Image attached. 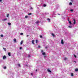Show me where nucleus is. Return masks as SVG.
Masks as SVG:
<instances>
[{"label": "nucleus", "mask_w": 78, "mask_h": 78, "mask_svg": "<svg viewBox=\"0 0 78 78\" xmlns=\"http://www.w3.org/2000/svg\"><path fill=\"white\" fill-rule=\"evenodd\" d=\"M8 24L9 25H11V23H8Z\"/></svg>", "instance_id": "2eb2a0df"}, {"label": "nucleus", "mask_w": 78, "mask_h": 78, "mask_svg": "<svg viewBox=\"0 0 78 78\" xmlns=\"http://www.w3.org/2000/svg\"><path fill=\"white\" fill-rule=\"evenodd\" d=\"M4 69H6V66H4L3 67Z\"/></svg>", "instance_id": "412c9836"}, {"label": "nucleus", "mask_w": 78, "mask_h": 78, "mask_svg": "<svg viewBox=\"0 0 78 78\" xmlns=\"http://www.w3.org/2000/svg\"><path fill=\"white\" fill-rule=\"evenodd\" d=\"M45 48H47L48 47H47L46 46L45 47Z\"/></svg>", "instance_id": "79ce46f5"}, {"label": "nucleus", "mask_w": 78, "mask_h": 78, "mask_svg": "<svg viewBox=\"0 0 78 78\" xmlns=\"http://www.w3.org/2000/svg\"><path fill=\"white\" fill-rule=\"evenodd\" d=\"M64 60H66L67 59V58H65L64 59Z\"/></svg>", "instance_id": "2f4dec72"}, {"label": "nucleus", "mask_w": 78, "mask_h": 78, "mask_svg": "<svg viewBox=\"0 0 78 78\" xmlns=\"http://www.w3.org/2000/svg\"><path fill=\"white\" fill-rule=\"evenodd\" d=\"M78 69L76 68V69H75V72H78Z\"/></svg>", "instance_id": "f8f14e48"}, {"label": "nucleus", "mask_w": 78, "mask_h": 78, "mask_svg": "<svg viewBox=\"0 0 78 78\" xmlns=\"http://www.w3.org/2000/svg\"><path fill=\"white\" fill-rule=\"evenodd\" d=\"M70 11L73 12V9H72L70 10Z\"/></svg>", "instance_id": "c9c22d12"}, {"label": "nucleus", "mask_w": 78, "mask_h": 78, "mask_svg": "<svg viewBox=\"0 0 78 78\" xmlns=\"http://www.w3.org/2000/svg\"><path fill=\"white\" fill-rule=\"evenodd\" d=\"M20 35H23V33H20Z\"/></svg>", "instance_id": "bb28decb"}, {"label": "nucleus", "mask_w": 78, "mask_h": 78, "mask_svg": "<svg viewBox=\"0 0 78 78\" xmlns=\"http://www.w3.org/2000/svg\"><path fill=\"white\" fill-rule=\"evenodd\" d=\"M61 44H64V41L62 39L61 40Z\"/></svg>", "instance_id": "f03ea898"}, {"label": "nucleus", "mask_w": 78, "mask_h": 78, "mask_svg": "<svg viewBox=\"0 0 78 78\" xmlns=\"http://www.w3.org/2000/svg\"><path fill=\"white\" fill-rule=\"evenodd\" d=\"M36 72H37V69H36Z\"/></svg>", "instance_id": "c03bdc74"}, {"label": "nucleus", "mask_w": 78, "mask_h": 78, "mask_svg": "<svg viewBox=\"0 0 78 78\" xmlns=\"http://www.w3.org/2000/svg\"><path fill=\"white\" fill-rule=\"evenodd\" d=\"M38 41L37 40H36V43H37Z\"/></svg>", "instance_id": "a878e982"}, {"label": "nucleus", "mask_w": 78, "mask_h": 78, "mask_svg": "<svg viewBox=\"0 0 78 78\" xmlns=\"http://www.w3.org/2000/svg\"><path fill=\"white\" fill-rule=\"evenodd\" d=\"M18 66H19V67H20V64H18Z\"/></svg>", "instance_id": "c85d7f7f"}, {"label": "nucleus", "mask_w": 78, "mask_h": 78, "mask_svg": "<svg viewBox=\"0 0 78 78\" xmlns=\"http://www.w3.org/2000/svg\"><path fill=\"white\" fill-rule=\"evenodd\" d=\"M74 62H75V63H76V62L75 61H74Z\"/></svg>", "instance_id": "a19ab883"}, {"label": "nucleus", "mask_w": 78, "mask_h": 78, "mask_svg": "<svg viewBox=\"0 0 78 78\" xmlns=\"http://www.w3.org/2000/svg\"><path fill=\"white\" fill-rule=\"evenodd\" d=\"M5 20H7V18H6V19L2 20V21H5Z\"/></svg>", "instance_id": "0eeeda50"}, {"label": "nucleus", "mask_w": 78, "mask_h": 78, "mask_svg": "<svg viewBox=\"0 0 78 78\" xmlns=\"http://www.w3.org/2000/svg\"><path fill=\"white\" fill-rule=\"evenodd\" d=\"M47 70L48 72H49L50 73H51V71L50 69H47Z\"/></svg>", "instance_id": "7ed1b4c3"}, {"label": "nucleus", "mask_w": 78, "mask_h": 78, "mask_svg": "<svg viewBox=\"0 0 78 78\" xmlns=\"http://www.w3.org/2000/svg\"><path fill=\"white\" fill-rule=\"evenodd\" d=\"M40 38H42V37H42V36L40 35Z\"/></svg>", "instance_id": "b1692460"}, {"label": "nucleus", "mask_w": 78, "mask_h": 78, "mask_svg": "<svg viewBox=\"0 0 78 78\" xmlns=\"http://www.w3.org/2000/svg\"><path fill=\"white\" fill-rule=\"evenodd\" d=\"M40 47H41V46H38V48H40Z\"/></svg>", "instance_id": "a18cd8bd"}, {"label": "nucleus", "mask_w": 78, "mask_h": 78, "mask_svg": "<svg viewBox=\"0 0 78 78\" xmlns=\"http://www.w3.org/2000/svg\"><path fill=\"white\" fill-rule=\"evenodd\" d=\"M31 76H33V73H31Z\"/></svg>", "instance_id": "58836bf2"}, {"label": "nucleus", "mask_w": 78, "mask_h": 78, "mask_svg": "<svg viewBox=\"0 0 78 78\" xmlns=\"http://www.w3.org/2000/svg\"><path fill=\"white\" fill-rule=\"evenodd\" d=\"M9 14H8L7 15V17H9Z\"/></svg>", "instance_id": "4be33fe9"}, {"label": "nucleus", "mask_w": 78, "mask_h": 78, "mask_svg": "<svg viewBox=\"0 0 78 78\" xmlns=\"http://www.w3.org/2000/svg\"><path fill=\"white\" fill-rule=\"evenodd\" d=\"M46 5H45V4H44V5H43V6H44V7H45V6H46Z\"/></svg>", "instance_id": "7c9ffc66"}, {"label": "nucleus", "mask_w": 78, "mask_h": 78, "mask_svg": "<svg viewBox=\"0 0 78 78\" xmlns=\"http://www.w3.org/2000/svg\"><path fill=\"white\" fill-rule=\"evenodd\" d=\"M68 22L69 21V17L68 18Z\"/></svg>", "instance_id": "473e14b6"}, {"label": "nucleus", "mask_w": 78, "mask_h": 78, "mask_svg": "<svg viewBox=\"0 0 78 78\" xmlns=\"http://www.w3.org/2000/svg\"><path fill=\"white\" fill-rule=\"evenodd\" d=\"M0 36H1V37H3V35L1 34V35Z\"/></svg>", "instance_id": "dca6fc26"}, {"label": "nucleus", "mask_w": 78, "mask_h": 78, "mask_svg": "<svg viewBox=\"0 0 78 78\" xmlns=\"http://www.w3.org/2000/svg\"><path fill=\"white\" fill-rule=\"evenodd\" d=\"M49 21V22H50V19L48 18L47 19Z\"/></svg>", "instance_id": "f3484780"}, {"label": "nucleus", "mask_w": 78, "mask_h": 78, "mask_svg": "<svg viewBox=\"0 0 78 78\" xmlns=\"http://www.w3.org/2000/svg\"><path fill=\"white\" fill-rule=\"evenodd\" d=\"M23 43V41H21L20 42V44L22 45V43Z\"/></svg>", "instance_id": "a211bd4d"}, {"label": "nucleus", "mask_w": 78, "mask_h": 78, "mask_svg": "<svg viewBox=\"0 0 78 78\" xmlns=\"http://www.w3.org/2000/svg\"><path fill=\"white\" fill-rule=\"evenodd\" d=\"M41 52H44V51H43V50H41Z\"/></svg>", "instance_id": "f704fd0d"}, {"label": "nucleus", "mask_w": 78, "mask_h": 78, "mask_svg": "<svg viewBox=\"0 0 78 78\" xmlns=\"http://www.w3.org/2000/svg\"><path fill=\"white\" fill-rule=\"evenodd\" d=\"M73 55H74V57L75 58H76V55H75V54H74Z\"/></svg>", "instance_id": "cd10ccee"}, {"label": "nucleus", "mask_w": 78, "mask_h": 78, "mask_svg": "<svg viewBox=\"0 0 78 78\" xmlns=\"http://www.w3.org/2000/svg\"><path fill=\"white\" fill-rule=\"evenodd\" d=\"M42 55H45V52H43L42 53Z\"/></svg>", "instance_id": "ddd939ff"}, {"label": "nucleus", "mask_w": 78, "mask_h": 78, "mask_svg": "<svg viewBox=\"0 0 78 78\" xmlns=\"http://www.w3.org/2000/svg\"><path fill=\"white\" fill-rule=\"evenodd\" d=\"M44 58H46V55H45L44 56Z\"/></svg>", "instance_id": "4c0bfd02"}, {"label": "nucleus", "mask_w": 78, "mask_h": 78, "mask_svg": "<svg viewBox=\"0 0 78 78\" xmlns=\"http://www.w3.org/2000/svg\"><path fill=\"white\" fill-rule=\"evenodd\" d=\"M8 55L9 56H11V53L10 52H9L8 53Z\"/></svg>", "instance_id": "6e6552de"}, {"label": "nucleus", "mask_w": 78, "mask_h": 78, "mask_svg": "<svg viewBox=\"0 0 78 78\" xmlns=\"http://www.w3.org/2000/svg\"><path fill=\"white\" fill-rule=\"evenodd\" d=\"M69 5H72V2H70Z\"/></svg>", "instance_id": "c756f323"}, {"label": "nucleus", "mask_w": 78, "mask_h": 78, "mask_svg": "<svg viewBox=\"0 0 78 78\" xmlns=\"http://www.w3.org/2000/svg\"><path fill=\"white\" fill-rule=\"evenodd\" d=\"M3 49L5 50V51H6V48H3Z\"/></svg>", "instance_id": "9b49d317"}, {"label": "nucleus", "mask_w": 78, "mask_h": 78, "mask_svg": "<svg viewBox=\"0 0 78 78\" xmlns=\"http://www.w3.org/2000/svg\"><path fill=\"white\" fill-rule=\"evenodd\" d=\"M34 40H32V44H34Z\"/></svg>", "instance_id": "1a4fd4ad"}, {"label": "nucleus", "mask_w": 78, "mask_h": 78, "mask_svg": "<svg viewBox=\"0 0 78 78\" xmlns=\"http://www.w3.org/2000/svg\"><path fill=\"white\" fill-rule=\"evenodd\" d=\"M71 76H73V73H71Z\"/></svg>", "instance_id": "4468645a"}, {"label": "nucleus", "mask_w": 78, "mask_h": 78, "mask_svg": "<svg viewBox=\"0 0 78 78\" xmlns=\"http://www.w3.org/2000/svg\"><path fill=\"white\" fill-rule=\"evenodd\" d=\"M30 57H31V55H28V57L30 58Z\"/></svg>", "instance_id": "6ab92c4d"}, {"label": "nucleus", "mask_w": 78, "mask_h": 78, "mask_svg": "<svg viewBox=\"0 0 78 78\" xmlns=\"http://www.w3.org/2000/svg\"><path fill=\"white\" fill-rule=\"evenodd\" d=\"M6 56H5V55H4V56H3V59H6Z\"/></svg>", "instance_id": "20e7f679"}, {"label": "nucleus", "mask_w": 78, "mask_h": 78, "mask_svg": "<svg viewBox=\"0 0 78 78\" xmlns=\"http://www.w3.org/2000/svg\"><path fill=\"white\" fill-rule=\"evenodd\" d=\"M14 42H16V38H15L14 39Z\"/></svg>", "instance_id": "aec40b11"}, {"label": "nucleus", "mask_w": 78, "mask_h": 78, "mask_svg": "<svg viewBox=\"0 0 78 78\" xmlns=\"http://www.w3.org/2000/svg\"><path fill=\"white\" fill-rule=\"evenodd\" d=\"M2 0H0V2H2Z\"/></svg>", "instance_id": "ea45409f"}, {"label": "nucleus", "mask_w": 78, "mask_h": 78, "mask_svg": "<svg viewBox=\"0 0 78 78\" xmlns=\"http://www.w3.org/2000/svg\"><path fill=\"white\" fill-rule=\"evenodd\" d=\"M20 50H22V47H20Z\"/></svg>", "instance_id": "e433bc0d"}, {"label": "nucleus", "mask_w": 78, "mask_h": 78, "mask_svg": "<svg viewBox=\"0 0 78 78\" xmlns=\"http://www.w3.org/2000/svg\"><path fill=\"white\" fill-rule=\"evenodd\" d=\"M28 36H29V35H27V37H28Z\"/></svg>", "instance_id": "37998d69"}, {"label": "nucleus", "mask_w": 78, "mask_h": 78, "mask_svg": "<svg viewBox=\"0 0 78 78\" xmlns=\"http://www.w3.org/2000/svg\"><path fill=\"white\" fill-rule=\"evenodd\" d=\"M69 24H70V25H72V22H71V21H69Z\"/></svg>", "instance_id": "9d476101"}, {"label": "nucleus", "mask_w": 78, "mask_h": 78, "mask_svg": "<svg viewBox=\"0 0 78 78\" xmlns=\"http://www.w3.org/2000/svg\"><path fill=\"white\" fill-rule=\"evenodd\" d=\"M28 16H25V18H28Z\"/></svg>", "instance_id": "5701e85b"}, {"label": "nucleus", "mask_w": 78, "mask_h": 78, "mask_svg": "<svg viewBox=\"0 0 78 78\" xmlns=\"http://www.w3.org/2000/svg\"><path fill=\"white\" fill-rule=\"evenodd\" d=\"M59 15H60L59 14H58Z\"/></svg>", "instance_id": "49530a36"}, {"label": "nucleus", "mask_w": 78, "mask_h": 78, "mask_svg": "<svg viewBox=\"0 0 78 78\" xmlns=\"http://www.w3.org/2000/svg\"><path fill=\"white\" fill-rule=\"evenodd\" d=\"M28 15L29 16H30V15H31V13H29V14H28Z\"/></svg>", "instance_id": "393cba45"}, {"label": "nucleus", "mask_w": 78, "mask_h": 78, "mask_svg": "<svg viewBox=\"0 0 78 78\" xmlns=\"http://www.w3.org/2000/svg\"><path fill=\"white\" fill-rule=\"evenodd\" d=\"M72 26H69V28H72Z\"/></svg>", "instance_id": "72a5a7b5"}, {"label": "nucleus", "mask_w": 78, "mask_h": 78, "mask_svg": "<svg viewBox=\"0 0 78 78\" xmlns=\"http://www.w3.org/2000/svg\"><path fill=\"white\" fill-rule=\"evenodd\" d=\"M73 20L74 21L73 24L75 25V23H76V21L75 20V19H73Z\"/></svg>", "instance_id": "f257e3e1"}, {"label": "nucleus", "mask_w": 78, "mask_h": 78, "mask_svg": "<svg viewBox=\"0 0 78 78\" xmlns=\"http://www.w3.org/2000/svg\"><path fill=\"white\" fill-rule=\"evenodd\" d=\"M39 23V21H37L35 23H36V24H38V23Z\"/></svg>", "instance_id": "423d86ee"}, {"label": "nucleus", "mask_w": 78, "mask_h": 78, "mask_svg": "<svg viewBox=\"0 0 78 78\" xmlns=\"http://www.w3.org/2000/svg\"><path fill=\"white\" fill-rule=\"evenodd\" d=\"M51 36H53V37H55V35L54 34H53V33L51 34Z\"/></svg>", "instance_id": "39448f33"}]
</instances>
